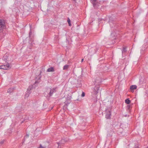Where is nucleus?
Wrapping results in <instances>:
<instances>
[{
	"label": "nucleus",
	"mask_w": 148,
	"mask_h": 148,
	"mask_svg": "<svg viewBox=\"0 0 148 148\" xmlns=\"http://www.w3.org/2000/svg\"><path fill=\"white\" fill-rule=\"evenodd\" d=\"M5 28L4 23L2 20H0V31L2 30Z\"/></svg>",
	"instance_id": "nucleus-5"
},
{
	"label": "nucleus",
	"mask_w": 148,
	"mask_h": 148,
	"mask_svg": "<svg viewBox=\"0 0 148 148\" xmlns=\"http://www.w3.org/2000/svg\"><path fill=\"white\" fill-rule=\"evenodd\" d=\"M13 91V89L12 88H9L8 90V93H11Z\"/></svg>",
	"instance_id": "nucleus-17"
},
{
	"label": "nucleus",
	"mask_w": 148,
	"mask_h": 148,
	"mask_svg": "<svg viewBox=\"0 0 148 148\" xmlns=\"http://www.w3.org/2000/svg\"><path fill=\"white\" fill-rule=\"evenodd\" d=\"M46 147L45 146H42L41 144H40V146L38 148H46Z\"/></svg>",
	"instance_id": "nucleus-19"
},
{
	"label": "nucleus",
	"mask_w": 148,
	"mask_h": 148,
	"mask_svg": "<svg viewBox=\"0 0 148 148\" xmlns=\"http://www.w3.org/2000/svg\"><path fill=\"white\" fill-rule=\"evenodd\" d=\"M36 81L35 82V83H36Z\"/></svg>",
	"instance_id": "nucleus-30"
},
{
	"label": "nucleus",
	"mask_w": 148,
	"mask_h": 148,
	"mask_svg": "<svg viewBox=\"0 0 148 148\" xmlns=\"http://www.w3.org/2000/svg\"><path fill=\"white\" fill-rule=\"evenodd\" d=\"M30 92L29 91L27 90L25 95V97H28L29 96V94H30Z\"/></svg>",
	"instance_id": "nucleus-12"
},
{
	"label": "nucleus",
	"mask_w": 148,
	"mask_h": 148,
	"mask_svg": "<svg viewBox=\"0 0 148 148\" xmlns=\"http://www.w3.org/2000/svg\"><path fill=\"white\" fill-rule=\"evenodd\" d=\"M67 22H68L69 25L70 26H71V21L69 18H68V19L67 20Z\"/></svg>",
	"instance_id": "nucleus-18"
},
{
	"label": "nucleus",
	"mask_w": 148,
	"mask_h": 148,
	"mask_svg": "<svg viewBox=\"0 0 148 148\" xmlns=\"http://www.w3.org/2000/svg\"><path fill=\"white\" fill-rule=\"evenodd\" d=\"M100 78H98V79L96 80L95 82L97 83H99L100 82Z\"/></svg>",
	"instance_id": "nucleus-21"
},
{
	"label": "nucleus",
	"mask_w": 148,
	"mask_h": 148,
	"mask_svg": "<svg viewBox=\"0 0 148 148\" xmlns=\"http://www.w3.org/2000/svg\"><path fill=\"white\" fill-rule=\"evenodd\" d=\"M76 0H73V1H75Z\"/></svg>",
	"instance_id": "nucleus-29"
},
{
	"label": "nucleus",
	"mask_w": 148,
	"mask_h": 148,
	"mask_svg": "<svg viewBox=\"0 0 148 148\" xmlns=\"http://www.w3.org/2000/svg\"><path fill=\"white\" fill-rule=\"evenodd\" d=\"M111 113L110 110H106V117L107 119H109L110 118Z\"/></svg>",
	"instance_id": "nucleus-6"
},
{
	"label": "nucleus",
	"mask_w": 148,
	"mask_h": 148,
	"mask_svg": "<svg viewBox=\"0 0 148 148\" xmlns=\"http://www.w3.org/2000/svg\"><path fill=\"white\" fill-rule=\"evenodd\" d=\"M91 3L93 5V6L95 8H96L99 6V3L97 0H90Z\"/></svg>",
	"instance_id": "nucleus-3"
},
{
	"label": "nucleus",
	"mask_w": 148,
	"mask_h": 148,
	"mask_svg": "<svg viewBox=\"0 0 148 148\" xmlns=\"http://www.w3.org/2000/svg\"><path fill=\"white\" fill-rule=\"evenodd\" d=\"M32 34V33L31 30H30V31L29 32V37L30 38H32V37H31Z\"/></svg>",
	"instance_id": "nucleus-20"
},
{
	"label": "nucleus",
	"mask_w": 148,
	"mask_h": 148,
	"mask_svg": "<svg viewBox=\"0 0 148 148\" xmlns=\"http://www.w3.org/2000/svg\"><path fill=\"white\" fill-rule=\"evenodd\" d=\"M58 36H55V39H56V40H57V39L58 38Z\"/></svg>",
	"instance_id": "nucleus-24"
},
{
	"label": "nucleus",
	"mask_w": 148,
	"mask_h": 148,
	"mask_svg": "<svg viewBox=\"0 0 148 148\" xmlns=\"http://www.w3.org/2000/svg\"><path fill=\"white\" fill-rule=\"evenodd\" d=\"M103 20V19L100 18L98 19V21H101L102 20Z\"/></svg>",
	"instance_id": "nucleus-25"
},
{
	"label": "nucleus",
	"mask_w": 148,
	"mask_h": 148,
	"mask_svg": "<svg viewBox=\"0 0 148 148\" xmlns=\"http://www.w3.org/2000/svg\"><path fill=\"white\" fill-rule=\"evenodd\" d=\"M137 86L135 85L131 86L130 87V89L131 90V91L132 92L134 89H136Z\"/></svg>",
	"instance_id": "nucleus-8"
},
{
	"label": "nucleus",
	"mask_w": 148,
	"mask_h": 148,
	"mask_svg": "<svg viewBox=\"0 0 148 148\" xmlns=\"http://www.w3.org/2000/svg\"><path fill=\"white\" fill-rule=\"evenodd\" d=\"M84 59H82L81 60V62H82L83 61Z\"/></svg>",
	"instance_id": "nucleus-27"
},
{
	"label": "nucleus",
	"mask_w": 148,
	"mask_h": 148,
	"mask_svg": "<svg viewBox=\"0 0 148 148\" xmlns=\"http://www.w3.org/2000/svg\"><path fill=\"white\" fill-rule=\"evenodd\" d=\"M135 148H138L137 147H135Z\"/></svg>",
	"instance_id": "nucleus-31"
},
{
	"label": "nucleus",
	"mask_w": 148,
	"mask_h": 148,
	"mask_svg": "<svg viewBox=\"0 0 148 148\" xmlns=\"http://www.w3.org/2000/svg\"><path fill=\"white\" fill-rule=\"evenodd\" d=\"M99 90V86H96L94 88L93 91L92 92L93 95H96L98 93V91Z\"/></svg>",
	"instance_id": "nucleus-4"
},
{
	"label": "nucleus",
	"mask_w": 148,
	"mask_h": 148,
	"mask_svg": "<svg viewBox=\"0 0 148 148\" xmlns=\"http://www.w3.org/2000/svg\"><path fill=\"white\" fill-rule=\"evenodd\" d=\"M130 101L128 99H127L125 100V103L127 104H129L130 103Z\"/></svg>",
	"instance_id": "nucleus-14"
},
{
	"label": "nucleus",
	"mask_w": 148,
	"mask_h": 148,
	"mask_svg": "<svg viewBox=\"0 0 148 148\" xmlns=\"http://www.w3.org/2000/svg\"><path fill=\"white\" fill-rule=\"evenodd\" d=\"M126 51V48L125 47H123L122 51V53H125Z\"/></svg>",
	"instance_id": "nucleus-15"
},
{
	"label": "nucleus",
	"mask_w": 148,
	"mask_h": 148,
	"mask_svg": "<svg viewBox=\"0 0 148 148\" xmlns=\"http://www.w3.org/2000/svg\"><path fill=\"white\" fill-rule=\"evenodd\" d=\"M33 88V87L32 86H29L28 88H27V90L29 91L30 92V90H32Z\"/></svg>",
	"instance_id": "nucleus-13"
},
{
	"label": "nucleus",
	"mask_w": 148,
	"mask_h": 148,
	"mask_svg": "<svg viewBox=\"0 0 148 148\" xmlns=\"http://www.w3.org/2000/svg\"><path fill=\"white\" fill-rule=\"evenodd\" d=\"M65 142V141L64 140H62L60 142H57V144L58 145V146L57 148H60V144H63Z\"/></svg>",
	"instance_id": "nucleus-7"
},
{
	"label": "nucleus",
	"mask_w": 148,
	"mask_h": 148,
	"mask_svg": "<svg viewBox=\"0 0 148 148\" xmlns=\"http://www.w3.org/2000/svg\"><path fill=\"white\" fill-rule=\"evenodd\" d=\"M147 148H148V147Z\"/></svg>",
	"instance_id": "nucleus-32"
},
{
	"label": "nucleus",
	"mask_w": 148,
	"mask_h": 148,
	"mask_svg": "<svg viewBox=\"0 0 148 148\" xmlns=\"http://www.w3.org/2000/svg\"><path fill=\"white\" fill-rule=\"evenodd\" d=\"M69 67V65H64L63 68V70H66L68 69Z\"/></svg>",
	"instance_id": "nucleus-11"
},
{
	"label": "nucleus",
	"mask_w": 148,
	"mask_h": 148,
	"mask_svg": "<svg viewBox=\"0 0 148 148\" xmlns=\"http://www.w3.org/2000/svg\"><path fill=\"white\" fill-rule=\"evenodd\" d=\"M29 136V135L28 134H27L25 136L24 138V140L23 141V143L24 142L25 140L27 138H28Z\"/></svg>",
	"instance_id": "nucleus-16"
},
{
	"label": "nucleus",
	"mask_w": 148,
	"mask_h": 148,
	"mask_svg": "<svg viewBox=\"0 0 148 148\" xmlns=\"http://www.w3.org/2000/svg\"><path fill=\"white\" fill-rule=\"evenodd\" d=\"M85 93L84 92H82V93L81 95V96L82 97H84L85 96Z\"/></svg>",
	"instance_id": "nucleus-22"
},
{
	"label": "nucleus",
	"mask_w": 148,
	"mask_h": 148,
	"mask_svg": "<svg viewBox=\"0 0 148 148\" xmlns=\"http://www.w3.org/2000/svg\"><path fill=\"white\" fill-rule=\"evenodd\" d=\"M130 105H128L127 106V107L128 108H130Z\"/></svg>",
	"instance_id": "nucleus-26"
},
{
	"label": "nucleus",
	"mask_w": 148,
	"mask_h": 148,
	"mask_svg": "<svg viewBox=\"0 0 148 148\" xmlns=\"http://www.w3.org/2000/svg\"><path fill=\"white\" fill-rule=\"evenodd\" d=\"M8 59V57L7 55L5 54L3 56V60L5 62H6Z\"/></svg>",
	"instance_id": "nucleus-10"
},
{
	"label": "nucleus",
	"mask_w": 148,
	"mask_h": 148,
	"mask_svg": "<svg viewBox=\"0 0 148 148\" xmlns=\"http://www.w3.org/2000/svg\"><path fill=\"white\" fill-rule=\"evenodd\" d=\"M54 71V68L53 67H51L50 68L48 69L47 70V71L48 72H53Z\"/></svg>",
	"instance_id": "nucleus-9"
},
{
	"label": "nucleus",
	"mask_w": 148,
	"mask_h": 148,
	"mask_svg": "<svg viewBox=\"0 0 148 148\" xmlns=\"http://www.w3.org/2000/svg\"><path fill=\"white\" fill-rule=\"evenodd\" d=\"M4 141H5V140H3L2 141H1L0 142V144H2L4 143Z\"/></svg>",
	"instance_id": "nucleus-23"
},
{
	"label": "nucleus",
	"mask_w": 148,
	"mask_h": 148,
	"mask_svg": "<svg viewBox=\"0 0 148 148\" xmlns=\"http://www.w3.org/2000/svg\"><path fill=\"white\" fill-rule=\"evenodd\" d=\"M11 68V66L8 63L6 64H3L0 66V69L8 70Z\"/></svg>",
	"instance_id": "nucleus-1"
},
{
	"label": "nucleus",
	"mask_w": 148,
	"mask_h": 148,
	"mask_svg": "<svg viewBox=\"0 0 148 148\" xmlns=\"http://www.w3.org/2000/svg\"><path fill=\"white\" fill-rule=\"evenodd\" d=\"M47 90H48V91H49L48 94L49 95V97H50L52 96L53 94L54 93H55L56 92V88H49Z\"/></svg>",
	"instance_id": "nucleus-2"
},
{
	"label": "nucleus",
	"mask_w": 148,
	"mask_h": 148,
	"mask_svg": "<svg viewBox=\"0 0 148 148\" xmlns=\"http://www.w3.org/2000/svg\"><path fill=\"white\" fill-rule=\"evenodd\" d=\"M27 119V118H26V119H25V120H26V119Z\"/></svg>",
	"instance_id": "nucleus-28"
}]
</instances>
